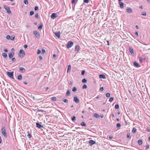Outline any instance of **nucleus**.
<instances>
[{
    "label": "nucleus",
    "mask_w": 150,
    "mask_h": 150,
    "mask_svg": "<svg viewBox=\"0 0 150 150\" xmlns=\"http://www.w3.org/2000/svg\"><path fill=\"white\" fill-rule=\"evenodd\" d=\"M74 45V42L72 41L68 42L67 44L66 45L67 48L69 49L71 47Z\"/></svg>",
    "instance_id": "nucleus-1"
},
{
    "label": "nucleus",
    "mask_w": 150,
    "mask_h": 150,
    "mask_svg": "<svg viewBox=\"0 0 150 150\" xmlns=\"http://www.w3.org/2000/svg\"><path fill=\"white\" fill-rule=\"evenodd\" d=\"M25 55V53L23 50H21L19 52V57H23Z\"/></svg>",
    "instance_id": "nucleus-2"
},
{
    "label": "nucleus",
    "mask_w": 150,
    "mask_h": 150,
    "mask_svg": "<svg viewBox=\"0 0 150 150\" xmlns=\"http://www.w3.org/2000/svg\"><path fill=\"white\" fill-rule=\"evenodd\" d=\"M1 132L2 134L5 137H6L7 136V133L6 132L5 128L3 127L1 129Z\"/></svg>",
    "instance_id": "nucleus-3"
},
{
    "label": "nucleus",
    "mask_w": 150,
    "mask_h": 150,
    "mask_svg": "<svg viewBox=\"0 0 150 150\" xmlns=\"http://www.w3.org/2000/svg\"><path fill=\"white\" fill-rule=\"evenodd\" d=\"M7 73L8 76L12 79H14L13 76V71L12 72L7 71Z\"/></svg>",
    "instance_id": "nucleus-4"
},
{
    "label": "nucleus",
    "mask_w": 150,
    "mask_h": 150,
    "mask_svg": "<svg viewBox=\"0 0 150 150\" xmlns=\"http://www.w3.org/2000/svg\"><path fill=\"white\" fill-rule=\"evenodd\" d=\"M34 34L37 38H39L40 37V34L39 32L37 31H34L33 32Z\"/></svg>",
    "instance_id": "nucleus-5"
},
{
    "label": "nucleus",
    "mask_w": 150,
    "mask_h": 150,
    "mask_svg": "<svg viewBox=\"0 0 150 150\" xmlns=\"http://www.w3.org/2000/svg\"><path fill=\"white\" fill-rule=\"evenodd\" d=\"M57 17L58 16L57 15V14L55 13H52L51 16V18L53 19Z\"/></svg>",
    "instance_id": "nucleus-6"
},
{
    "label": "nucleus",
    "mask_w": 150,
    "mask_h": 150,
    "mask_svg": "<svg viewBox=\"0 0 150 150\" xmlns=\"http://www.w3.org/2000/svg\"><path fill=\"white\" fill-rule=\"evenodd\" d=\"M20 71L21 73H24L25 72V69L23 67H19Z\"/></svg>",
    "instance_id": "nucleus-7"
},
{
    "label": "nucleus",
    "mask_w": 150,
    "mask_h": 150,
    "mask_svg": "<svg viewBox=\"0 0 150 150\" xmlns=\"http://www.w3.org/2000/svg\"><path fill=\"white\" fill-rule=\"evenodd\" d=\"M96 143L93 140H90L89 142V145L91 146L95 144Z\"/></svg>",
    "instance_id": "nucleus-8"
},
{
    "label": "nucleus",
    "mask_w": 150,
    "mask_h": 150,
    "mask_svg": "<svg viewBox=\"0 0 150 150\" xmlns=\"http://www.w3.org/2000/svg\"><path fill=\"white\" fill-rule=\"evenodd\" d=\"M80 50V46L79 45L76 46L75 48V51L78 52Z\"/></svg>",
    "instance_id": "nucleus-9"
},
{
    "label": "nucleus",
    "mask_w": 150,
    "mask_h": 150,
    "mask_svg": "<svg viewBox=\"0 0 150 150\" xmlns=\"http://www.w3.org/2000/svg\"><path fill=\"white\" fill-rule=\"evenodd\" d=\"M74 100L77 103H78L79 102V100L77 98L76 96H74Z\"/></svg>",
    "instance_id": "nucleus-10"
},
{
    "label": "nucleus",
    "mask_w": 150,
    "mask_h": 150,
    "mask_svg": "<svg viewBox=\"0 0 150 150\" xmlns=\"http://www.w3.org/2000/svg\"><path fill=\"white\" fill-rule=\"evenodd\" d=\"M36 125L37 127L39 129H41L43 127L42 125H41L40 124H39L38 122L36 123Z\"/></svg>",
    "instance_id": "nucleus-11"
},
{
    "label": "nucleus",
    "mask_w": 150,
    "mask_h": 150,
    "mask_svg": "<svg viewBox=\"0 0 150 150\" xmlns=\"http://www.w3.org/2000/svg\"><path fill=\"white\" fill-rule=\"evenodd\" d=\"M129 51L132 54H134V51L132 47H129Z\"/></svg>",
    "instance_id": "nucleus-12"
},
{
    "label": "nucleus",
    "mask_w": 150,
    "mask_h": 150,
    "mask_svg": "<svg viewBox=\"0 0 150 150\" xmlns=\"http://www.w3.org/2000/svg\"><path fill=\"white\" fill-rule=\"evenodd\" d=\"M99 78L100 79H105L106 76H105L103 74H100L99 75Z\"/></svg>",
    "instance_id": "nucleus-13"
},
{
    "label": "nucleus",
    "mask_w": 150,
    "mask_h": 150,
    "mask_svg": "<svg viewBox=\"0 0 150 150\" xmlns=\"http://www.w3.org/2000/svg\"><path fill=\"white\" fill-rule=\"evenodd\" d=\"M60 34L61 33L59 31L57 33H54L55 35L57 36L59 38H60Z\"/></svg>",
    "instance_id": "nucleus-14"
},
{
    "label": "nucleus",
    "mask_w": 150,
    "mask_h": 150,
    "mask_svg": "<svg viewBox=\"0 0 150 150\" xmlns=\"http://www.w3.org/2000/svg\"><path fill=\"white\" fill-rule=\"evenodd\" d=\"M14 54V52H13V53H10L8 54V57L9 58H11L13 56Z\"/></svg>",
    "instance_id": "nucleus-15"
},
{
    "label": "nucleus",
    "mask_w": 150,
    "mask_h": 150,
    "mask_svg": "<svg viewBox=\"0 0 150 150\" xmlns=\"http://www.w3.org/2000/svg\"><path fill=\"white\" fill-rule=\"evenodd\" d=\"M6 11L7 12L8 14H10L11 13V11L10 10V8L8 6V7L6 8Z\"/></svg>",
    "instance_id": "nucleus-16"
},
{
    "label": "nucleus",
    "mask_w": 150,
    "mask_h": 150,
    "mask_svg": "<svg viewBox=\"0 0 150 150\" xmlns=\"http://www.w3.org/2000/svg\"><path fill=\"white\" fill-rule=\"evenodd\" d=\"M127 12L129 13H131L132 12V11L131 8H130L126 9Z\"/></svg>",
    "instance_id": "nucleus-17"
},
{
    "label": "nucleus",
    "mask_w": 150,
    "mask_h": 150,
    "mask_svg": "<svg viewBox=\"0 0 150 150\" xmlns=\"http://www.w3.org/2000/svg\"><path fill=\"white\" fill-rule=\"evenodd\" d=\"M93 116L96 118H99L100 117V115L96 113H94L93 114Z\"/></svg>",
    "instance_id": "nucleus-18"
},
{
    "label": "nucleus",
    "mask_w": 150,
    "mask_h": 150,
    "mask_svg": "<svg viewBox=\"0 0 150 150\" xmlns=\"http://www.w3.org/2000/svg\"><path fill=\"white\" fill-rule=\"evenodd\" d=\"M27 135L28 137L29 138H30L31 137V135L30 134V132L29 131H28L27 132Z\"/></svg>",
    "instance_id": "nucleus-19"
},
{
    "label": "nucleus",
    "mask_w": 150,
    "mask_h": 150,
    "mask_svg": "<svg viewBox=\"0 0 150 150\" xmlns=\"http://www.w3.org/2000/svg\"><path fill=\"white\" fill-rule=\"evenodd\" d=\"M120 7L121 8H122L124 7V3L123 2H119Z\"/></svg>",
    "instance_id": "nucleus-20"
},
{
    "label": "nucleus",
    "mask_w": 150,
    "mask_h": 150,
    "mask_svg": "<svg viewBox=\"0 0 150 150\" xmlns=\"http://www.w3.org/2000/svg\"><path fill=\"white\" fill-rule=\"evenodd\" d=\"M22 76L21 74H19V75L18 76L17 79L19 80H21L22 79Z\"/></svg>",
    "instance_id": "nucleus-21"
},
{
    "label": "nucleus",
    "mask_w": 150,
    "mask_h": 150,
    "mask_svg": "<svg viewBox=\"0 0 150 150\" xmlns=\"http://www.w3.org/2000/svg\"><path fill=\"white\" fill-rule=\"evenodd\" d=\"M71 66L70 65H69L67 69V72L68 73L69 71V72L70 71L71 69Z\"/></svg>",
    "instance_id": "nucleus-22"
},
{
    "label": "nucleus",
    "mask_w": 150,
    "mask_h": 150,
    "mask_svg": "<svg viewBox=\"0 0 150 150\" xmlns=\"http://www.w3.org/2000/svg\"><path fill=\"white\" fill-rule=\"evenodd\" d=\"M134 65L136 67H139V64L137 62H134Z\"/></svg>",
    "instance_id": "nucleus-23"
},
{
    "label": "nucleus",
    "mask_w": 150,
    "mask_h": 150,
    "mask_svg": "<svg viewBox=\"0 0 150 150\" xmlns=\"http://www.w3.org/2000/svg\"><path fill=\"white\" fill-rule=\"evenodd\" d=\"M138 143L139 145H142V140L141 139L139 140L138 142Z\"/></svg>",
    "instance_id": "nucleus-24"
},
{
    "label": "nucleus",
    "mask_w": 150,
    "mask_h": 150,
    "mask_svg": "<svg viewBox=\"0 0 150 150\" xmlns=\"http://www.w3.org/2000/svg\"><path fill=\"white\" fill-rule=\"evenodd\" d=\"M70 90H68L67 91L66 93V96H68L69 95V94H70Z\"/></svg>",
    "instance_id": "nucleus-25"
},
{
    "label": "nucleus",
    "mask_w": 150,
    "mask_h": 150,
    "mask_svg": "<svg viewBox=\"0 0 150 150\" xmlns=\"http://www.w3.org/2000/svg\"><path fill=\"white\" fill-rule=\"evenodd\" d=\"M3 57L4 58H6L7 57V55L6 53H2V54Z\"/></svg>",
    "instance_id": "nucleus-26"
},
{
    "label": "nucleus",
    "mask_w": 150,
    "mask_h": 150,
    "mask_svg": "<svg viewBox=\"0 0 150 150\" xmlns=\"http://www.w3.org/2000/svg\"><path fill=\"white\" fill-rule=\"evenodd\" d=\"M51 99L52 101H55L56 100V98L55 97H52L51 98Z\"/></svg>",
    "instance_id": "nucleus-27"
},
{
    "label": "nucleus",
    "mask_w": 150,
    "mask_h": 150,
    "mask_svg": "<svg viewBox=\"0 0 150 150\" xmlns=\"http://www.w3.org/2000/svg\"><path fill=\"white\" fill-rule=\"evenodd\" d=\"M136 131L137 129L135 127H133L132 129V132L133 133H135L136 132Z\"/></svg>",
    "instance_id": "nucleus-28"
},
{
    "label": "nucleus",
    "mask_w": 150,
    "mask_h": 150,
    "mask_svg": "<svg viewBox=\"0 0 150 150\" xmlns=\"http://www.w3.org/2000/svg\"><path fill=\"white\" fill-rule=\"evenodd\" d=\"M117 128H119L121 127V124L119 123H118L117 124Z\"/></svg>",
    "instance_id": "nucleus-29"
},
{
    "label": "nucleus",
    "mask_w": 150,
    "mask_h": 150,
    "mask_svg": "<svg viewBox=\"0 0 150 150\" xmlns=\"http://www.w3.org/2000/svg\"><path fill=\"white\" fill-rule=\"evenodd\" d=\"M62 101L65 103H68V100L66 99H63Z\"/></svg>",
    "instance_id": "nucleus-30"
},
{
    "label": "nucleus",
    "mask_w": 150,
    "mask_h": 150,
    "mask_svg": "<svg viewBox=\"0 0 150 150\" xmlns=\"http://www.w3.org/2000/svg\"><path fill=\"white\" fill-rule=\"evenodd\" d=\"M81 125L83 126H86V124H85V123L84 122H82L81 124Z\"/></svg>",
    "instance_id": "nucleus-31"
},
{
    "label": "nucleus",
    "mask_w": 150,
    "mask_h": 150,
    "mask_svg": "<svg viewBox=\"0 0 150 150\" xmlns=\"http://www.w3.org/2000/svg\"><path fill=\"white\" fill-rule=\"evenodd\" d=\"M115 108L116 109H118L119 108V105L118 104H116L115 105Z\"/></svg>",
    "instance_id": "nucleus-32"
},
{
    "label": "nucleus",
    "mask_w": 150,
    "mask_h": 150,
    "mask_svg": "<svg viewBox=\"0 0 150 150\" xmlns=\"http://www.w3.org/2000/svg\"><path fill=\"white\" fill-rule=\"evenodd\" d=\"M87 82V80L85 79H83L82 80V82L83 83H86Z\"/></svg>",
    "instance_id": "nucleus-33"
},
{
    "label": "nucleus",
    "mask_w": 150,
    "mask_h": 150,
    "mask_svg": "<svg viewBox=\"0 0 150 150\" xmlns=\"http://www.w3.org/2000/svg\"><path fill=\"white\" fill-rule=\"evenodd\" d=\"M77 90V88L76 87H74L72 90V91L73 92H75Z\"/></svg>",
    "instance_id": "nucleus-34"
},
{
    "label": "nucleus",
    "mask_w": 150,
    "mask_h": 150,
    "mask_svg": "<svg viewBox=\"0 0 150 150\" xmlns=\"http://www.w3.org/2000/svg\"><path fill=\"white\" fill-rule=\"evenodd\" d=\"M87 87V86L85 84H84L82 86V88L83 89H85V88H86Z\"/></svg>",
    "instance_id": "nucleus-35"
},
{
    "label": "nucleus",
    "mask_w": 150,
    "mask_h": 150,
    "mask_svg": "<svg viewBox=\"0 0 150 150\" xmlns=\"http://www.w3.org/2000/svg\"><path fill=\"white\" fill-rule=\"evenodd\" d=\"M24 3L25 4H28V1L27 0H24L23 1Z\"/></svg>",
    "instance_id": "nucleus-36"
},
{
    "label": "nucleus",
    "mask_w": 150,
    "mask_h": 150,
    "mask_svg": "<svg viewBox=\"0 0 150 150\" xmlns=\"http://www.w3.org/2000/svg\"><path fill=\"white\" fill-rule=\"evenodd\" d=\"M106 97H109L110 96V93H107L106 94Z\"/></svg>",
    "instance_id": "nucleus-37"
},
{
    "label": "nucleus",
    "mask_w": 150,
    "mask_h": 150,
    "mask_svg": "<svg viewBox=\"0 0 150 150\" xmlns=\"http://www.w3.org/2000/svg\"><path fill=\"white\" fill-rule=\"evenodd\" d=\"M146 131L148 132H150V128L149 127H147L146 128Z\"/></svg>",
    "instance_id": "nucleus-38"
},
{
    "label": "nucleus",
    "mask_w": 150,
    "mask_h": 150,
    "mask_svg": "<svg viewBox=\"0 0 150 150\" xmlns=\"http://www.w3.org/2000/svg\"><path fill=\"white\" fill-rule=\"evenodd\" d=\"M76 117L75 116H74L71 118L72 120L73 121H74L76 120Z\"/></svg>",
    "instance_id": "nucleus-39"
},
{
    "label": "nucleus",
    "mask_w": 150,
    "mask_h": 150,
    "mask_svg": "<svg viewBox=\"0 0 150 150\" xmlns=\"http://www.w3.org/2000/svg\"><path fill=\"white\" fill-rule=\"evenodd\" d=\"M34 14V12L33 11H31L30 12V16H31L33 15Z\"/></svg>",
    "instance_id": "nucleus-40"
},
{
    "label": "nucleus",
    "mask_w": 150,
    "mask_h": 150,
    "mask_svg": "<svg viewBox=\"0 0 150 150\" xmlns=\"http://www.w3.org/2000/svg\"><path fill=\"white\" fill-rule=\"evenodd\" d=\"M37 111L38 112H46L44 110H38Z\"/></svg>",
    "instance_id": "nucleus-41"
},
{
    "label": "nucleus",
    "mask_w": 150,
    "mask_h": 150,
    "mask_svg": "<svg viewBox=\"0 0 150 150\" xmlns=\"http://www.w3.org/2000/svg\"><path fill=\"white\" fill-rule=\"evenodd\" d=\"M11 61L12 62H15L16 61V59L15 58L13 57L12 58Z\"/></svg>",
    "instance_id": "nucleus-42"
},
{
    "label": "nucleus",
    "mask_w": 150,
    "mask_h": 150,
    "mask_svg": "<svg viewBox=\"0 0 150 150\" xmlns=\"http://www.w3.org/2000/svg\"><path fill=\"white\" fill-rule=\"evenodd\" d=\"M114 99V98L113 97H111L109 99V101L110 102H112Z\"/></svg>",
    "instance_id": "nucleus-43"
},
{
    "label": "nucleus",
    "mask_w": 150,
    "mask_h": 150,
    "mask_svg": "<svg viewBox=\"0 0 150 150\" xmlns=\"http://www.w3.org/2000/svg\"><path fill=\"white\" fill-rule=\"evenodd\" d=\"M41 52V50H39V49H38V52H37V54H40Z\"/></svg>",
    "instance_id": "nucleus-44"
},
{
    "label": "nucleus",
    "mask_w": 150,
    "mask_h": 150,
    "mask_svg": "<svg viewBox=\"0 0 150 150\" xmlns=\"http://www.w3.org/2000/svg\"><path fill=\"white\" fill-rule=\"evenodd\" d=\"M85 73V71L84 70H82L81 72V74L82 75H83Z\"/></svg>",
    "instance_id": "nucleus-45"
},
{
    "label": "nucleus",
    "mask_w": 150,
    "mask_h": 150,
    "mask_svg": "<svg viewBox=\"0 0 150 150\" xmlns=\"http://www.w3.org/2000/svg\"><path fill=\"white\" fill-rule=\"evenodd\" d=\"M10 38V35H8L6 36V38L7 40H9Z\"/></svg>",
    "instance_id": "nucleus-46"
},
{
    "label": "nucleus",
    "mask_w": 150,
    "mask_h": 150,
    "mask_svg": "<svg viewBox=\"0 0 150 150\" xmlns=\"http://www.w3.org/2000/svg\"><path fill=\"white\" fill-rule=\"evenodd\" d=\"M42 53L43 54H44L45 52V50L44 49H42Z\"/></svg>",
    "instance_id": "nucleus-47"
},
{
    "label": "nucleus",
    "mask_w": 150,
    "mask_h": 150,
    "mask_svg": "<svg viewBox=\"0 0 150 150\" xmlns=\"http://www.w3.org/2000/svg\"><path fill=\"white\" fill-rule=\"evenodd\" d=\"M38 28L39 29H41L42 28V24L40 25L38 27Z\"/></svg>",
    "instance_id": "nucleus-48"
},
{
    "label": "nucleus",
    "mask_w": 150,
    "mask_h": 150,
    "mask_svg": "<svg viewBox=\"0 0 150 150\" xmlns=\"http://www.w3.org/2000/svg\"><path fill=\"white\" fill-rule=\"evenodd\" d=\"M35 17L36 18H38V13H37L35 14Z\"/></svg>",
    "instance_id": "nucleus-49"
},
{
    "label": "nucleus",
    "mask_w": 150,
    "mask_h": 150,
    "mask_svg": "<svg viewBox=\"0 0 150 150\" xmlns=\"http://www.w3.org/2000/svg\"><path fill=\"white\" fill-rule=\"evenodd\" d=\"M38 6H36L35 7V8H34V10H35V11H37V10H38Z\"/></svg>",
    "instance_id": "nucleus-50"
},
{
    "label": "nucleus",
    "mask_w": 150,
    "mask_h": 150,
    "mask_svg": "<svg viewBox=\"0 0 150 150\" xmlns=\"http://www.w3.org/2000/svg\"><path fill=\"white\" fill-rule=\"evenodd\" d=\"M130 137V133H128L127 135V138Z\"/></svg>",
    "instance_id": "nucleus-51"
},
{
    "label": "nucleus",
    "mask_w": 150,
    "mask_h": 150,
    "mask_svg": "<svg viewBox=\"0 0 150 150\" xmlns=\"http://www.w3.org/2000/svg\"><path fill=\"white\" fill-rule=\"evenodd\" d=\"M15 36H14V37H11V38L10 37V39H11V40H13L14 39H15Z\"/></svg>",
    "instance_id": "nucleus-52"
},
{
    "label": "nucleus",
    "mask_w": 150,
    "mask_h": 150,
    "mask_svg": "<svg viewBox=\"0 0 150 150\" xmlns=\"http://www.w3.org/2000/svg\"><path fill=\"white\" fill-rule=\"evenodd\" d=\"M89 0H84L83 2L86 3H88V2Z\"/></svg>",
    "instance_id": "nucleus-53"
},
{
    "label": "nucleus",
    "mask_w": 150,
    "mask_h": 150,
    "mask_svg": "<svg viewBox=\"0 0 150 150\" xmlns=\"http://www.w3.org/2000/svg\"><path fill=\"white\" fill-rule=\"evenodd\" d=\"M146 149L147 150L149 148V145H147L146 146Z\"/></svg>",
    "instance_id": "nucleus-54"
},
{
    "label": "nucleus",
    "mask_w": 150,
    "mask_h": 150,
    "mask_svg": "<svg viewBox=\"0 0 150 150\" xmlns=\"http://www.w3.org/2000/svg\"><path fill=\"white\" fill-rule=\"evenodd\" d=\"M142 15L144 16H145L146 15V13L145 12H144L143 13H142Z\"/></svg>",
    "instance_id": "nucleus-55"
},
{
    "label": "nucleus",
    "mask_w": 150,
    "mask_h": 150,
    "mask_svg": "<svg viewBox=\"0 0 150 150\" xmlns=\"http://www.w3.org/2000/svg\"><path fill=\"white\" fill-rule=\"evenodd\" d=\"M100 90L101 91H102L103 90V87H101L100 88Z\"/></svg>",
    "instance_id": "nucleus-56"
},
{
    "label": "nucleus",
    "mask_w": 150,
    "mask_h": 150,
    "mask_svg": "<svg viewBox=\"0 0 150 150\" xmlns=\"http://www.w3.org/2000/svg\"><path fill=\"white\" fill-rule=\"evenodd\" d=\"M39 57V59L40 60H42V57L41 56H40Z\"/></svg>",
    "instance_id": "nucleus-57"
},
{
    "label": "nucleus",
    "mask_w": 150,
    "mask_h": 150,
    "mask_svg": "<svg viewBox=\"0 0 150 150\" xmlns=\"http://www.w3.org/2000/svg\"><path fill=\"white\" fill-rule=\"evenodd\" d=\"M135 34L137 36H138V35H138V33H137V32H135Z\"/></svg>",
    "instance_id": "nucleus-58"
},
{
    "label": "nucleus",
    "mask_w": 150,
    "mask_h": 150,
    "mask_svg": "<svg viewBox=\"0 0 150 150\" xmlns=\"http://www.w3.org/2000/svg\"><path fill=\"white\" fill-rule=\"evenodd\" d=\"M28 46L26 45H24V47L25 48H26Z\"/></svg>",
    "instance_id": "nucleus-59"
},
{
    "label": "nucleus",
    "mask_w": 150,
    "mask_h": 150,
    "mask_svg": "<svg viewBox=\"0 0 150 150\" xmlns=\"http://www.w3.org/2000/svg\"><path fill=\"white\" fill-rule=\"evenodd\" d=\"M139 61H140V62H142V58L140 57H139Z\"/></svg>",
    "instance_id": "nucleus-60"
},
{
    "label": "nucleus",
    "mask_w": 150,
    "mask_h": 150,
    "mask_svg": "<svg viewBox=\"0 0 150 150\" xmlns=\"http://www.w3.org/2000/svg\"><path fill=\"white\" fill-rule=\"evenodd\" d=\"M75 2V0H72L71 3L72 4H73Z\"/></svg>",
    "instance_id": "nucleus-61"
},
{
    "label": "nucleus",
    "mask_w": 150,
    "mask_h": 150,
    "mask_svg": "<svg viewBox=\"0 0 150 150\" xmlns=\"http://www.w3.org/2000/svg\"><path fill=\"white\" fill-rule=\"evenodd\" d=\"M4 52H8V50L7 49H6L4 50Z\"/></svg>",
    "instance_id": "nucleus-62"
},
{
    "label": "nucleus",
    "mask_w": 150,
    "mask_h": 150,
    "mask_svg": "<svg viewBox=\"0 0 150 150\" xmlns=\"http://www.w3.org/2000/svg\"><path fill=\"white\" fill-rule=\"evenodd\" d=\"M53 57L54 58H55L56 57V54H54L53 55Z\"/></svg>",
    "instance_id": "nucleus-63"
},
{
    "label": "nucleus",
    "mask_w": 150,
    "mask_h": 150,
    "mask_svg": "<svg viewBox=\"0 0 150 150\" xmlns=\"http://www.w3.org/2000/svg\"><path fill=\"white\" fill-rule=\"evenodd\" d=\"M112 137H112V136H109V138L110 139H112Z\"/></svg>",
    "instance_id": "nucleus-64"
}]
</instances>
